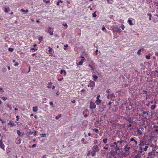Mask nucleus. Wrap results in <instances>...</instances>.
<instances>
[{"label":"nucleus","mask_w":158,"mask_h":158,"mask_svg":"<svg viewBox=\"0 0 158 158\" xmlns=\"http://www.w3.org/2000/svg\"><path fill=\"white\" fill-rule=\"evenodd\" d=\"M106 92L107 93L110 94V90L109 89H107L106 90Z\"/></svg>","instance_id":"obj_50"},{"label":"nucleus","mask_w":158,"mask_h":158,"mask_svg":"<svg viewBox=\"0 0 158 158\" xmlns=\"http://www.w3.org/2000/svg\"><path fill=\"white\" fill-rule=\"evenodd\" d=\"M36 144H33L31 146H32V147L33 148V147H34L36 146Z\"/></svg>","instance_id":"obj_62"},{"label":"nucleus","mask_w":158,"mask_h":158,"mask_svg":"<svg viewBox=\"0 0 158 158\" xmlns=\"http://www.w3.org/2000/svg\"><path fill=\"white\" fill-rule=\"evenodd\" d=\"M147 15L149 16V19L150 20L151 19L152 14L150 13H148L147 14Z\"/></svg>","instance_id":"obj_29"},{"label":"nucleus","mask_w":158,"mask_h":158,"mask_svg":"<svg viewBox=\"0 0 158 158\" xmlns=\"http://www.w3.org/2000/svg\"><path fill=\"white\" fill-rule=\"evenodd\" d=\"M119 28H121L122 30H124L125 28L123 24H122Z\"/></svg>","instance_id":"obj_27"},{"label":"nucleus","mask_w":158,"mask_h":158,"mask_svg":"<svg viewBox=\"0 0 158 158\" xmlns=\"http://www.w3.org/2000/svg\"><path fill=\"white\" fill-rule=\"evenodd\" d=\"M117 143H123V141L122 140H121L120 141H117Z\"/></svg>","instance_id":"obj_39"},{"label":"nucleus","mask_w":158,"mask_h":158,"mask_svg":"<svg viewBox=\"0 0 158 158\" xmlns=\"http://www.w3.org/2000/svg\"><path fill=\"white\" fill-rule=\"evenodd\" d=\"M41 135L42 137H44L46 136V134H41Z\"/></svg>","instance_id":"obj_37"},{"label":"nucleus","mask_w":158,"mask_h":158,"mask_svg":"<svg viewBox=\"0 0 158 158\" xmlns=\"http://www.w3.org/2000/svg\"><path fill=\"white\" fill-rule=\"evenodd\" d=\"M56 94L57 95H59L60 94V92L59 91H57Z\"/></svg>","instance_id":"obj_60"},{"label":"nucleus","mask_w":158,"mask_h":158,"mask_svg":"<svg viewBox=\"0 0 158 158\" xmlns=\"http://www.w3.org/2000/svg\"><path fill=\"white\" fill-rule=\"evenodd\" d=\"M103 148L104 149H106V150H107L108 149V147H103Z\"/></svg>","instance_id":"obj_59"},{"label":"nucleus","mask_w":158,"mask_h":158,"mask_svg":"<svg viewBox=\"0 0 158 158\" xmlns=\"http://www.w3.org/2000/svg\"><path fill=\"white\" fill-rule=\"evenodd\" d=\"M33 134V132H31V131L29 132L28 133V135H27V136L29 137V135H32Z\"/></svg>","instance_id":"obj_33"},{"label":"nucleus","mask_w":158,"mask_h":158,"mask_svg":"<svg viewBox=\"0 0 158 158\" xmlns=\"http://www.w3.org/2000/svg\"><path fill=\"white\" fill-rule=\"evenodd\" d=\"M84 61V59L82 58L81 59V60L77 64L78 65H82Z\"/></svg>","instance_id":"obj_11"},{"label":"nucleus","mask_w":158,"mask_h":158,"mask_svg":"<svg viewBox=\"0 0 158 158\" xmlns=\"http://www.w3.org/2000/svg\"><path fill=\"white\" fill-rule=\"evenodd\" d=\"M13 48H9L8 49V50L10 52L13 51Z\"/></svg>","instance_id":"obj_41"},{"label":"nucleus","mask_w":158,"mask_h":158,"mask_svg":"<svg viewBox=\"0 0 158 158\" xmlns=\"http://www.w3.org/2000/svg\"><path fill=\"white\" fill-rule=\"evenodd\" d=\"M50 0H48L46 2V3H48L50 2Z\"/></svg>","instance_id":"obj_61"},{"label":"nucleus","mask_w":158,"mask_h":158,"mask_svg":"<svg viewBox=\"0 0 158 158\" xmlns=\"http://www.w3.org/2000/svg\"><path fill=\"white\" fill-rule=\"evenodd\" d=\"M115 149H116V152H116L117 151L119 150V147L117 146H116V147L115 148Z\"/></svg>","instance_id":"obj_34"},{"label":"nucleus","mask_w":158,"mask_h":158,"mask_svg":"<svg viewBox=\"0 0 158 158\" xmlns=\"http://www.w3.org/2000/svg\"><path fill=\"white\" fill-rule=\"evenodd\" d=\"M62 2H63L61 0H59L58 1V2H57L56 5L57 6H59L60 5V3H62Z\"/></svg>","instance_id":"obj_23"},{"label":"nucleus","mask_w":158,"mask_h":158,"mask_svg":"<svg viewBox=\"0 0 158 158\" xmlns=\"http://www.w3.org/2000/svg\"><path fill=\"white\" fill-rule=\"evenodd\" d=\"M96 152H93V151L91 153L92 154V156H94L95 155V153Z\"/></svg>","instance_id":"obj_40"},{"label":"nucleus","mask_w":158,"mask_h":158,"mask_svg":"<svg viewBox=\"0 0 158 158\" xmlns=\"http://www.w3.org/2000/svg\"><path fill=\"white\" fill-rule=\"evenodd\" d=\"M93 131H95L96 133H98L99 132V131L98 129H93Z\"/></svg>","instance_id":"obj_24"},{"label":"nucleus","mask_w":158,"mask_h":158,"mask_svg":"<svg viewBox=\"0 0 158 158\" xmlns=\"http://www.w3.org/2000/svg\"><path fill=\"white\" fill-rule=\"evenodd\" d=\"M110 147L113 148L114 149L116 147V146H115L113 144H110Z\"/></svg>","instance_id":"obj_21"},{"label":"nucleus","mask_w":158,"mask_h":158,"mask_svg":"<svg viewBox=\"0 0 158 158\" xmlns=\"http://www.w3.org/2000/svg\"><path fill=\"white\" fill-rule=\"evenodd\" d=\"M1 98L2 99L4 100H5L7 99V98L5 97H2Z\"/></svg>","instance_id":"obj_35"},{"label":"nucleus","mask_w":158,"mask_h":158,"mask_svg":"<svg viewBox=\"0 0 158 158\" xmlns=\"http://www.w3.org/2000/svg\"><path fill=\"white\" fill-rule=\"evenodd\" d=\"M93 16L94 17H95L97 16L96 15V14L95 13H94L93 14Z\"/></svg>","instance_id":"obj_44"},{"label":"nucleus","mask_w":158,"mask_h":158,"mask_svg":"<svg viewBox=\"0 0 158 158\" xmlns=\"http://www.w3.org/2000/svg\"><path fill=\"white\" fill-rule=\"evenodd\" d=\"M135 140L133 138H131L130 139V141L131 142V141H134Z\"/></svg>","instance_id":"obj_46"},{"label":"nucleus","mask_w":158,"mask_h":158,"mask_svg":"<svg viewBox=\"0 0 158 158\" xmlns=\"http://www.w3.org/2000/svg\"><path fill=\"white\" fill-rule=\"evenodd\" d=\"M117 142H114L113 143V144L115 146H117Z\"/></svg>","instance_id":"obj_52"},{"label":"nucleus","mask_w":158,"mask_h":158,"mask_svg":"<svg viewBox=\"0 0 158 158\" xmlns=\"http://www.w3.org/2000/svg\"><path fill=\"white\" fill-rule=\"evenodd\" d=\"M106 29V28H105V27H102V31H104V30H105Z\"/></svg>","instance_id":"obj_54"},{"label":"nucleus","mask_w":158,"mask_h":158,"mask_svg":"<svg viewBox=\"0 0 158 158\" xmlns=\"http://www.w3.org/2000/svg\"><path fill=\"white\" fill-rule=\"evenodd\" d=\"M143 94H146L147 93V92L146 91H145L144 90H143Z\"/></svg>","instance_id":"obj_53"},{"label":"nucleus","mask_w":158,"mask_h":158,"mask_svg":"<svg viewBox=\"0 0 158 158\" xmlns=\"http://www.w3.org/2000/svg\"><path fill=\"white\" fill-rule=\"evenodd\" d=\"M38 39L40 40V43H39V44H40L41 40L43 39V38L42 37H40Z\"/></svg>","instance_id":"obj_38"},{"label":"nucleus","mask_w":158,"mask_h":158,"mask_svg":"<svg viewBox=\"0 0 158 158\" xmlns=\"http://www.w3.org/2000/svg\"><path fill=\"white\" fill-rule=\"evenodd\" d=\"M101 100L99 99H97L96 101V103L97 105H99L101 102Z\"/></svg>","instance_id":"obj_14"},{"label":"nucleus","mask_w":158,"mask_h":158,"mask_svg":"<svg viewBox=\"0 0 158 158\" xmlns=\"http://www.w3.org/2000/svg\"><path fill=\"white\" fill-rule=\"evenodd\" d=\"M96 107V106L94 102H91L90 103L89 108L90 109H94Z\"/></svg>","instance_id":"obj_3"},{"label":"nucleus","mask_w":158,"mask_h":158,"mask_svg":"<svg viewBox=\"0 0 158 158\" xmlns=\"http://www.w3.org/2000/svg\"><path fill=\"white\" fill-rule=\"evenodd\" d=\"M60 73L61 74H64V76H65L66 75V72L64 70H61L60 71Z\"/></svg>","instance_id":"obj_13"},{"label":"nucleus","mask_w":158,"mask_h":158,"mask_svg":"<svg viewBox=\"0 0 158 158\" xmlns=\"http://www.w3.org/2000/svg\"><path fill=\"white\" fill-rule=\"evenodd\" d=\"M32 110L34 112H36L38 110V108L36 106H34L32 108Z\"/></svg>","instance_id":"obj_10"},{"label":"nucleus","mask_w":158,"mask_h":158,"mask_svg":"<svg viewBox=\"0 0 158 158\" xmlns=\"http://www.w3.org/2000/svg\"><path fill=\"white\" fill-rule=\"evenodd\" d=\"M92 77L94 78V80L95 81H96L98 78L97 76L94 74L92 75Z\"/></svg>","instance_id":"obj_16"},{"label":"nucleus","mask_w":158,"mask_h":158,"mask_svg":"<svg viewBox=\"0 0 158 158\" xmlns=\"http://www.w3.org/2000/svg\"><path fill=\"white\" fill-rule=\"evenodd\" d=\"M63 78H61L59 79H58V81H61V80H63Z\"/></svg>","instance_id":"obj_56"},{"label":"nucleus","mask_w":158,"mask_h":158,"mask_svg":"<svg viewBox=\"0 0 158 158\" xmlns=\"http://www.w3.org/2000/svg\"><path fill=\"white\" fill-rule=\"evenodd\" d=\"M107 139H103V142L104 143H106L107 142Z\"/></svg>","instance_id":"obj_28"},{"label":"nucleus","mask_w":158,"mask_h":158,"mask_svg":"<svg viewBox=\"0 0 158 158\" xmlns=\"http://www.w3.org/2000/svg\"><path fill=\"white\" fill-rule=\"evenodd\" d=\"M142 50H143V48L140 49L138 50L137 52V54L138 55H140V52H141Z\"/></svg>","instance_id":"obj_18"},{"label":"nucleus","mask_w":158,"mask_h":158,"mask_svg":"<svg viewBox=\"0 0 158 158\" xmlns=\"http://www.w3.org/2000/svg\"><path fill=\"white\" fill-rule=\"evenodd\" d=\"M89 82H90V83L89 84V85L90 86L93 87L94 86V85H95V82H94L93 81L90 80L89 81Z\"/></svg>","instance_id":"obj_8"},{"label":"nucleus","mask_w":158,"mask_h":158,"mask_svg":"<svg viewBox=\"0 0 158 158\" xmlns=\"http://www.w3.org/2000/svg\"><path fill=\"white\" fill-rule=\"evenodd\" d=\"M112 30L114 32H118L120 29L117 25H116L113 27Z\"/></svg>","instance_id":"obj_2"},{"label":"nucleus","mask_w":158,"mask_h":158,"mask_svg":"<svg viewBox=\"0 0 158 158\" xmlns=\"http://www.w3.org/2000/svg\"><path fill=\"white\" fill-rule=\"evenodd\" d=\"M10 11V9L9 8H5V11L6 12H8Z\"/></svg>","instance_id":"obj_30"},{"label":"nucleus","mask_w":158,"mask_h":158,"mask_svg":"<svg viewBox=\"0 0 158 158\" xmlns=\"http://www.w3.org/2000/svg\"><path fill=\"white\" fill-rule=\"evenodd\" d=\"M137 133L138 135H142V132L139 129H138L137 131Z\"/></svg>","instance_id":"obj_19"},{"label":"nucleus","mask_w":158,"mask_h":158,"mask_svg":"<svg viewBox=\"0 0 158 158\" xmlns=\"http://www.w3.org/2000/svg\"><path fill=\"white\" fill-rule=\"evenodd\" d=\"M53 102H50V103H49L50 105L51 106H52V107H53Z\"/></svg>","instance_id":"obj_42"},{"label":"nucleus","mask_w":158,"mask_h":158,"mask_svg":"<svg viewBox=\"0 0 158 158\" xmlns=\"http://www.w3.org/2000/svg\"><path fill=\"white\" fill-rule=\"evenodd\" d=\"M148 148V146H145V148H143V150L144 151H147V148Z\"/></svg>","instance_id":"obj_36"},{"label":"nucleus","mask_w":158,"mask_h":158,"mask_svg":"<svg viewBox=\"0 0 158 158\" xmlns=\"http://www.w3.org/2000/svg\"><path fill=\"white\" fill-rule=\"evenodd\" d=\"M156 107V105H153L151 106V109L152 110H153Z\"/></svg>","instance_id":"obj_15"},{"label":"nucleus","mask_w":158,"mask_h":158,"mask_svg":"<svg viewBox=\"0 0 158 158\" xmlns=\"http://www.w3.org/2000/svg\"><path fill=\"white\" fill-rule=\"evenodd\" d=\"M127 22L129 23V24L130 25H133V23L132 22L131 20L130 19H128L127 21Z\"/></svg>","instance_id":"obj_20"},{"label":"nucleus","mask_w":158,"mask_h":158,"mask_svg":"<svg viewBox=\"0 0 158 158\" xmlns=\"http://www.w3.org/2000/svg\"><path fill=\"white\" fill-rule=\"evenodd\" d=\"M31 49L32 50H34V51H35V50H37V49H35V48H31Z\"/></svg>","instance_id":"obj_58"},{"label":"nucleus","mask_w":158,"mask_h":158,"mask_svg":"<svg viewBox=\"0 0 158 158\" xmlns=\"http://www.w3.org/2000/svg\"><path fill=\"white\" fill-rule=\"evenodd\" d=\"M0 147L4 150L5 145L3 143L2 140H0Z\"/></svg>","instance_id":"obj_5"},{"label":"nucleus","mask_w":158,"mask_h":158,"mask_svg":"<svg viewBox=\"0 0 158 158\" xmlns=\"http://www.w3.org/2000/svg\"><path fill=\"white\" fill-rule=\"evenodd\" d=\"M89 67H90V68H91V70H94V69H93V67H92V66L91 65L89 64Z\"/></svg>","instance_id":"obj_47"},{"label":"nucleus","mask_w":158,"mask_h":158,"mask_svg":"<svg viewBox=\"0 0 158 158\" xmlns=\"http://www.w3.org/2000/svg\"><path fill=\"white\" fill-rule=\"evenodd\" d=\"M61 116V114H59L56 116V119H58L60 118Z\"/></svg>","instance_id":"obj_26"},{"label":"nucleus","mask_w":158,"mask_h":158,"mask_svg":"<svg viewBox=\"0 0 158 158\" xmlns=\"http://www.w3.org/2000/svg\"><path fill=\"white\" fill-rule=\"evenodd\" d=\"M17 133L18 136L19 137H21L23 135V134L22 135V133L19 130H18L17 131Z\"/></svg>","instance_id":"obj_9"},{"label":"nucleus","mask_w":158,"mask_h":158,"mask_svg":"<svg viewBox=\"0 0 158 158\" xmlns=\"http://www.w3.org/2000/svg\"><path fill=\"white\" fill-rule=\"evenodd\" d=\"M48 49H49V50H48V52H52V48L49 47H48Z\"/></svg>","instance_id":"obj_32"},{"label":"nucleus","mask_w":158,"mask_h":158,"mask_svg":"<svg viewBox=\"0 0 158 158\" xmlns=\"http://www.w3.org/2000/svg\"><path fill=\"white\" fill-rule=\"evenodd\" d=\"M93 152H99V149L97 145L94 146L92 148Z\"/></svg>","instance_id":"obj_1"},{"label":"nucleus","mask_w":158,"mask_h":158,"mask_svg":"<svg viewBox=\"0 0 158 158\" xmlns=\"http://www.w3.org/2000/svg\"><path fill=\"white\" fill-rule=\"evenodd\" d=\"M107 2L109 4H111L113 3V0H107Z\"/></svg>","instance_id":"obj_31"},{"label":"nucleus","mask_w":158,"mask_h":158,"mask_svg":"<svg viewBox=\"0 0 158 158\" xmlns=\"http://www.w3.org/2000/svg\"><path fill=\"white\" fill-rule=\"evenodd\" d=\"M114 94L113 93L111 94H109L107 95V98L108 99H112L113 97H114Z\"/></svg>","instance_id":"obj_7"},{"label":"nucleus","mask_w":158,"mask_h":158,"mask_svg":"<svg viewBox=\"0 0 158 158\" xmlns=\"http://www.w3.org/2000/svg\"><path fill=\"white\" fill-rule=\"evenodd\" d=\"M16 120L17 121H18L19 120V116H16Z\"/></svg>","instance_id":"obj_45"},{"label":"nucleus","mask_w":158,"mask_h":158,"mask_svg":"<svg viewBox=\"0 0 158 158\" xmlns=\"http://www.w3.org/2000/svg\"><path fill=\"white\" fill-rule=\"evenodd\" d=\"M19 64L18 62H16V63L15 64V66H16L18 65Z\"/></svg>","instance_id":"obj_48"},{"label":"nucleus","mask_w":158,"mask_h":158,"mask_svg":"<svg viewBox=\"0 0 158 158\" xmlns=\"http://www.w3.org/2000/svg\"><path fill=\"white\" fill-rule=\"evenodd\" d=\"M134 142H135V145L137 144V141H136V140H134Z\"/></svg>","instance_id":"obj_57"},{"label":"nucleus","mask_w":158,"mask_h":158,"mask_svg":"<svg viewBox=\"0 0 158 158\" xmlns=\"http://www.w3.org/2000/svg\"><path fill=\"white\" fill-rule=\"evenodd\" d=\"M100 96L99 95H98L96 98L97 99H99V98L100 97Z\"/></svg>","instance_id":"obj_51"},{"label":"nucleus","mask_w":158,"mask_h":158,"mask_svg":"<svg viewBox=\"0 0 158 158\" xmlns=\"http://www.w3.org/2000/svg\"><path fill=\"white\" fill-rule=\"evenodd\" d=\"M127 120L129 122H130L131 121V118H127Z\"/></svg>","instance_id":"obj_43"},{"label":"nucleus","mask_w":158,"mask_h":158,"mask_svg":"<svg viewBox=\"0 0 158 158\" xmlns=\"http://www.w3.org/2000/svg\"><path fill=\"white\" fill-rule=\"evenodd\" d=\"M68 46V45L67 44L64 45V50H65L66 49V48H65L67 47Z\"/></svg>","instance_id":"obj_49"},{"label":"nucleus","mask_w":158,"mask_h":158,"mask_svg":"<svg viewBox=\"0 0 158 158\" xmlns=\"http://www.w3.org/2000/svg\"><path fill=\"white\" fill-rule=\"evenodd\" d=\"M21 11L25 13H27L28 12V10H25L23 9L21 10Z\"/></svg>","instance_id":"obj_17"},{"label":"nucleus","mask_w":158,"mask_h":158,"mask_svg":"<svg viewBox=\"0 0 158 158\" xmlns=\"http://www.w3.org/2000/svg\"><path fill=\"white\" fill-rule=\"evenodd\" d=\"M53 30L52 28L51 27H48V33L50 34V35H53Z\"/></svg>","instance_id":"obj_4"},{"label":"nucleus","mask_w":158,"mask_h":158,"mask_svg":"<svg viewBox=\"0 0 158 158\" xmlns=\"http://www.w3.org/2000/svg\"><path fill=\"white\" fill-rule=\"evenodd\" d=\"M131 148L130 147H128L127 145H126L124 146V150L126 152H129Z\"/></svg>","instance_id":"obj_6"},{"label":"nucleus","mask_w":158,"mask_h":158,"mask_svg":"<svg viewBox=\"0 0 158 158\" xmlns=\"http://www.w3.org/2000/svg\"><path fill=\"white\" fill-rule=\"evenodd\" d=\"M152 152H150L148 153V156H151L152 155Z\"/></svg>","instance_id":"obj_55"},{"label":"nucleus","mask_w":158,"mask_h":158,"mask_svg":"<svg viewBox=\"0 0 158 158\" xmlns=\"http://www.w3.org/2000/svg\"><path fill=\"white\" fill-rule=\"evenodd\" d=\"M8 124L10 125V127L15 126L16 124L14 123L13 122H11V121H10L9 123H8Z\"/></svg>","instance_id":"obj_12"},{"label":"nucleus","mask_w":158,"mask_h":158,"mask_svg":"<svg viewBox=\"0 0 158 158\" xmlns=\"http://www.w3.org/2000/svg\"><path fill=\"white\" fill-rule=\"evenodd\" d=\"M71 102H72V103H75V100H73L72 101H71Z\"/></svg>","instance_id":"obj_64"},{"label":"nucleus","mask_w":158,"mask_h":158,"mask_svg":"<svg viewBox=\"0 0 158 158\" xmlns=\"http://www.w3.org/2000/svg\"><path fill=\"white\" fill-rule=\"evenodd\" d=\"M52 84V83L51 82H48V86H47L49 88H51V87L50 86V85H51Z\"/></svg>","instance_id":"obj_25"},{"label":"nucleus","mask_w":158,"mask_h":158,"mask_svg":"<svg viewBox=\"0 0 158 158\" xmlns=\"http://www.w3.org/2000/svg\"><path fill=\"white\" fill-rule=\"evenodd\" d=\"M98 49H97L95 52V53L96 55H97L98 54Z\"/></svg>","instance_id":"obj_63"},{"label":"nucleus","mask_w":158,"mask_h":158,"mask_svg":"<svg viewBox=\"0 0 158 158\" xmlns=\"http://www.w3.org/2000/svg\"><path fill=\"white\" fill-rule=\"evenodd\" d=\"M150 56H151L150 55V54H148L146 56V58L147 59H149L150 58Z\"/></svg>","instance_id":"obj_22"}]
</instances>
